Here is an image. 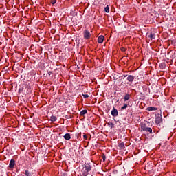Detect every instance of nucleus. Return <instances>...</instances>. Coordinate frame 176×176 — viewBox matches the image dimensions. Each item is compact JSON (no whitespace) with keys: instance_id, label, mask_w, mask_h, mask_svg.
<instances>
[{"instance_id":"f257e3e1","label":"nucleus","mask_w":176,"mask_h":176,"mask_svg":"<svg viewBox=\"0 0 176 176\" xmlns=\"http://www.w3.org/2000/svg\"><path fill=\"white\" fill-rule=\"evenodd\" d=\"M89 171H91V165H90V164L89 163L85 164L81 170L82 175L83 176L89 175Z\"/></svg>"},{"instance_id":"f03ea898","label":"nucleus","mask_w":176,"mask_h":176,"mask_svg":"<svg viewBox=\"0 0 176 176\" xmlns=\"http://www.w3.org/2000/svg\"><path fill=\"white\" fill-rule=\"evenodd\" d=\"M141 131H146V133H150V134H152V128L146 126V123L142 122Z\"/></svg>"},{"instance_id":"7ed1b4c3","label":"nucleus","mask_w":176,"mask_h":176,"mask_svg":"<svg viewBox=\"0 0 176 176\" xmlns=\"http://www.w3.org/2000/svg\"><path fill=\"white\" fill-rule=\"evenodd\" d=\"M91 36V34H90V32L89 30H85L84 31V38L85 39H89Z\"/></svg>"},{"instance_id":"20e7f679","label":"nucleus","mask_w":176,"mask_h":176,"mask_svg":"<svg viewBox=\"0 0 176 176\" xmlns=\"http://www.w3.org/2000/svg\"><path fill=\"white\" fill-rule=\"evenodd\" d=\"M118 109H116L115 107L111 111V116H113V118H116L118 115Z\"/></svg>"},{"instance_id":"39448f33","label":"nucleus","mask_w":176,"mask_h":176,"mask_svg":"<svg viewBox=\"0 0 176 176\" xmlns=\"http://www.w3.org/2000/svg\"><path fill=\"white\" fill-rule=\"evenodd\" d=\"M162 122H163V118H162V116L156 117V118H155L156 124H160V123H162Z\"/></svg>"},{"instance_id":"423d86ee","label":"nucleus","mask_w":176,"mask_h":176,"mask_svg":"<svg viewBox=\"0 0 176 176\" xmlns=\"http://www.w3.org/2000/svg\"><path fill=\"white\" fill-rule=\"evenodd\" d=\"M14 166H16V161H14L13 159H12L10 161L9 167H10V168H14Z\"/></svg>"},{"instance_id":"0eeeda50","label":"nucleus","mask_w":176,"mask_h":176,"mask_svg":"<svg viewBox=\"0 0 176 176\" xmlns=\"http://www.w3.org/2000/svg\"><path fill=\"white\" fill-rule=\"evenodd\" d=\"M104 39H105V37L104 36H99L98 38V43H102V42H104Z\"/></svg>"},{"instance_id":"6e6552de","label":"nucleus","mask_w":176,"mask_h":176,"mask_svg":"<svg viewBox=\"0 0 176 176\" xmlns=\"http://www.w3.org/2000/svg\"><path fill=\"white\" fill-rule=\"evenodd\" d=\"M65 140H66L67 141H69L71 140V134L70 133H66L65 134V135L63 136Z\"/></svg>"},{"instance_id":"1a4fd4ad","label":"nucleus","mask_w":176,"mask_h":176,"mask_svg":"<svg viewBox=\"0 0 176 176\" xmlns=\"http://www.w3.org/2000/svg\"><path fill=\"white\" fill-rule=\"evenodd\" d=\"M23 174H25L26 176H32V173H31V170L28 169L25 170Z\"/></svg>"},{"instance_id":"9d476101","label":"nucleus","mask_w":176,"mask_h":176,"mask_svg":"<svg viewBox=\"0 0 176 176\" xmlns=\"http://www.w3.org/2000/svg\"><path fill=\"white\" fill-rule=\"evenodd\" d=\"M146 111H148V112H151L152 111H157V108L155 107H149L146 109Z\"/></svg>"},{"instance_id":"9b49d317","label":"nucleus","mask_w":176,"mask_h":176,"mask_svg":"<svg viewBox=\"0 0 176 176\" xmlns=\"http://www.w3.org/2000/svg\"><path fill=\"white\" fill-rule=\"evenodd\" d=\"M127 80H128V82H133L134 80V76H133V75L128 76Z\"/></svg>"},{"instance_id":"f8f14e48","label":"nucleus","mask_w":176,"mask_h":176,"mask_svg":"<svg viewBox=\"0 0 176 176\" xmlns=\"http://www.w3.org/2000/svg\"><path fill=\"white\" fill-rule=\"evenodd\" d=\"M130 100V94H126L124 97V101H129Z\"/></svg>"},{"instance_id":"ddd939ff","label":"nucleus","mask_w":176,"mask_h":176,"mask_svg":"<svg viewBox=\"0 0 176 176\" xmlns=\"http://www.w3.org/2000/svg\"><path fill=\"white\" fill-rule=\"evenodd\" d=\"M148 38L152 41V39H155L156 38V35L153 33H151Z\"/></svg>"},{"instance_id":"4468645a","label":"nucleus","mask_w":176,"mask_h":176,"mask_svg":"<svg viewBox=\"0 0 176 176\" xmlns=\"http://www.w3.org/2000/svg\"><path fill=\"white\" fill-rule=\"evenodd\" d=\"M50 120H51V122H56V120H57V117H56L54 116H52Z\"/></svg>"},{"instance_id":"2eb2a0df","label":"nucleus","mask_w":176,"mask_h":176,"mask_svg":"<svg viewBox=\"0 0 176 176\" xmlns=\"http://www.w3.org/2000/svg\"><path fill=\"white\" fill-rule=\"evenodd\" d=\"M119 148H120V149H124V143L122 142L118 145Z\"/></svg>"},{"instance_id":"dca6fc26","label":"nucleus","mask_w":176,"mask_h":176,"mask_svg":"<svg viewBox=\"0 0 176 176\" xmlns=\"http://www.w3.org/2000/svg\"><path fill=\"white\" fill-rule=\"evenodd\" d=\"M160 68H162V69H164V68H166V63H160Z\"/></svg>"},{"instance_id":"f3484780","label":"nucleus","mask_w":176,"mask_h":176,"mask_svg":"<svg viewBox=\"0 0 176 176\" xmlns=\"http://www.w3.org/2000/svg\"><path fill=\"white\" fill-rule=\"evenodd\" d=\"M86 113H87V110L85 109L80 111V115L83 116V115H86Z\"/></svg>"},{"instance_id":"a211bd4d","label":"nucleus","mask_w":176,"mask_h":176,"mask_svg":"<svg viewBox=\"0 0 176 176\" xmlns=\"http://www.w3.org/2000/svg\"><path fill=\"white\" fill-rule=\"evenodd\" d=\"M127 107H128L127 104H124L123 107H121V111H124V109H126Z\"/></svg>"},{"instance_id":"6ab92c4d","label":"nucleus","mask_w":176,"mask_h":176,"mask_svg":"<svg viewBox=\"0 0 176 176\" xmlns=\"http://www.w3.org/2000/svg\"><path fill=\"white\" fill-rule=\"evenodd\" d=\"M104 12H106V13H109V7L108 6L104 8Z\"/></svg>"},{"instance_id":"aec40b11","label":"nucleus","mask_w":176,"mask_h":176,"mask_svg":"<svg viewBox=\"0 0 176 176\" xmlns=\"http://www.w3.org/2000/svg\"><path fill=\"white\" fill-rule=\"evenodd\" d=\"M56 2H57V0H52V2H51V3H52V5H54V4H56Z\"/></svg>"},{"instance_id":"412c9836","label":"nucleus","mask_w":176,"mask_h":176,"mask_svg":"<svg viewBox=\"0 0 176 176\" xmlns=\"http://www.w3.org/2000/svg\"><path fill=\"white\" fill-rule=\"evenodd\" d=\"M82 96L84 97V98H89V96L87 94H82Z\"/></svg>"},{"instance_id":"4be33fe9","label":"nucleus","mask_w":176,"mask_h":176,"mask_svg":"<svg viewBox=\"0 0 176 176\" xmlns=\"http://www.w3.org/2000/svg\"><path fill=\"white\" fill-rule=\"evenodd\" d=\"M121 52H126V47H121Z\"/></svg>"},{"instance_id":"5701e85b","label":"nucleus","mask_w":176,"mask_h":176,"mask_svg":"<svg viewBox=\"0 0 176 176\" xmlns=\"http://www.w3.org/2000/svg\"><path fill=\"white\" fill-rule=\"evenodd\" d=\"M105 159H107V157H105V155H102V160L103 162H105Z\"/></svg>"},{"instance_id":"b1692460","label":"nucleus","mask_w":176,"mask_h":176,"mask_svg":"<svg viewBox=\"0 0 176 176\" xmlns=\"http://www.w3.org/2000/svg\"><path fill=\"white\" fill-rule=\"evenodd\" d=\"M83 138H84V140H87V135H86V134H85L83 135Z\"/></svg>"},{"instance_id":"393cba45","label":"nucleus","mask_w":176,"mask_h":176,"mask_svg":"<svg viewBox=\"0 0 176 176\" xmlns=\"http://www.w3.org/2000/svg\"><path fill=\"white\" fill-rule=\"evenodd\" d=\"M109 126H111V127H113L114 124L113 123L111 122L110 124H109Z\"/></svg>"},{"instance_id":"a878e982","label":"nucleus","mask_w":176,"mask_h":176,"mask_svg":"<svg viewBox=\"0 0 176 176\" xmlns=\"http://www.w3.org/2000/svg\"><path fill=\"white\" fill-rule=\"evenodd\" d=\"M124 76V78H126L127 75H125V76Z\"/></svg>"}]
</instances>
